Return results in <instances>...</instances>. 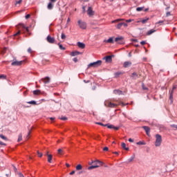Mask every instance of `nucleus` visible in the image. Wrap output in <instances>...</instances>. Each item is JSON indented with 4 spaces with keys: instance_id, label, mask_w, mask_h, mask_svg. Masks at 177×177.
<instances>
[{
    "instance_id": "obj_54",
    "label": "nucleus",
    "mask_w": 177,
    "mask_h": 177,
    "mask_svg": "<svg viewBox=\"0 0 177 177\" xmlns=\"http://www.w3.org/2000/svg\"><path fill=\"white\" fill-rule=\"evenodd\" d=\"M164 23V21H159L158 22H156V24H162Z\"/></svg>"
},
{
    "instance_id": "obj_32",
    "label": "nucleus",
    "mask_w": 177,
    "mask_h": 177,
    "mask_svg": "<svg viewBox=\"0 0 177 177\" xmlns=\"http://www.w3.org/2000/svg\"><path fill=\"white\" fill-rule=\"evenodd\" d=\"M59 46V49H61V50H66V48H64L63 46V45L58 44Z\"/></svg>"
},
{
    "instance_id": "obj_61",
    "label": "nucleus",
    "mask_w": 177,
    "mask_h": 177,
    "mask_svg": "<svg viewBox=\"0 0 177 177\" xmlns=\"http://www.w3.org/2000/svg\"><path fill=\"white\" fill-rule=\"evenodd\" d=\"M15 35H20V30H19Z\"/></svg>"
},
{
    "instance_id": "obj_9",
    "label": "nucleus",
    "mask_w": 177,
    "mask_h": 177,
    "mask_svg": "<svg viewBox=\"0 0 177 177\" xmlns=\"http://www.w3.org/2000/svg\"><path fill=\"white\" fill-rule=\"evenodd\" d=\"M115 42H117L118 44H120V45H122V44H124V37L120 36L118 37H116L115 39Z\"/></svg>"
},
{
    "instance_id": "obj_56",
    "label": "nucleus",
    "mask_w": 177,
    "mask_h": 177,
    "mask_svg": "<svg viewBox=\"0 0 177 177\" xmlns=\"http://www.w3.org/2000/svg\"><path fill=\"white\" fill-rule=\"evenodd\" d=\"M73 62L77 63V62H78V59H77V57L73 58Z\"/></svg>"
},
{
    "instance_id": "obj_24",
    "label": "nucleus",
    "mask_w": 177,
    "mask_h": 177,
    "mask_svg": "<svg viewBox=\"0 0 177 177\" xmlns=\"http://www.w3.org/2000/svg\"><path fill=\"white\" fill-rule=\"evenodd\" d=\"M1 139H3V140H5L6 142H8L9 140L6 136H3V134H0Z\"/></svg>"
},
{
    "instance_id": "obj_7",
    "label": "nucleus",
    "mask_w": 177,
    "mask_h": 177,
    "mask_svg": "<svg viewBox=\"0 0 177 177\" xmlns=\"http://www.w3.org/2000/svg\"><path fill=\"white\" fill-rule=\"evenodd\" d=\"M55 2H56V0H50V2L47 6V9H48V10H52V9H53V6H55Z\"/></svg>"
},
{
    "instance_id": "obj_46",
    "label": "nucleus",
    "mask_w": 177,
    "mask_h": 177,
    "mask_svg": "<svg viewBox=\"0 0 177 177\" xmlns=\"http://www.w3.org/2000/svg\"><path fill=\"white\" fill-rule=\"evenodd\" d=\"M61 38L62 39H66V35H64V33H62Z\"/></svg>"
},
{
    "instance_id": "obj_23",
    "label": "nucleus",
    "mask_w": 177,
    "mask_h": 177,
    "mask_svg": "<svg viewBox=\"0 0 177 177\" xmlns=\"http://www.w3.org/2000/svg\"><path fill=\"white\" fill-rule=\"evenodd\" d=\"M81 53L78 52V51H75V52H72L71 53V56H77V55H80Z\"/></svg>"
},
{
    "instance_id": "obj_29",
    "label": "nucleus",
    "mask_w": 177,
    "mask_h": 177,
    "mask_svg": "<svg viewBox=\"0 0 177 177\" xmlns=\"http://www.w3.org/2000/svg\"><path fill=\"white\" fill-rule=\"evenodd\" d=\"M142 88L143 91H149V88H147L146 86H145V84H142Z\"/></svg>"
},
{
    "instance_id": "obj_40",
    "label": "nucleus",
    "mask_w": 177,
    "mask_h": 177,
    "mask_svg": "<svg viewBox=\"0 0 177 177\" xmlns=\"http://www.w3.org/2000/svg\"><path fill=\"white\" fill-rule=\"evenodd\" d=\"M97 125H101L102 127H107V124H103L102 122H96Z\"/></svg>"
},
{
    "instance_id": "obj_25",
    "label": "nucleus",
    "mask_w": 177,
    "mask_h": 177,
    "mask_svg": "<svg viewBox=\"0 0 177 177\" xmlns=\"http://www.w3.org/2000/svg\"><path fill=\"white\" fill-rule=\"evenodd\" d=\"M113 93H115V95H121V93H122V91L120 90H115L113 91Z\"/></svg>"
},
{
    "instance_id": "obj_44",
    "label": "nucleus",
    "mask_w": 177,
    "mask_h": 177,
    "mask_svg": "<svg viewBox=\"0 0 177 177\" xmlns=\"http://www.w3.org/2000/svg\"><path fill=\"white\" fill-rule=\"evenodd\" d=\"M21 2H23V0H19V1H17L15 3L16 6H17V5H20V3H21Z\"/></svg>"
},
{
    "instance_id": "obj_41",
    "label": "nucleus",
    "mask_w": 177,
    "mask_h": 177,
    "mask_svg": "<svg viewBox=\"0 0 177 177\" xmlns=\"http://www.w3.org/2000/svg\"><path fill=\"white\" fill-rule=\"evenodd\" d=\"M122 74V72H117L115 73V77H118V76L121 75Z\"/></svg>"
},
{
    "instance_id": "obj_31",
    "label": "nucleus",
    "mask_w": 177,
    "mask_h": 177,
    "mask_svg": "<svg viewBox=\"0 0 177 177\" xmlns=\"http://www.w3.org/2000/svg\"><path fill=\"white\" fill-rule=\"evenodd\" d=\"M145 9V7H138L136 8L137 12H142Z\"/></svg>"
},
{
    "instance_id": "obj_48",
    "label": "nucleus",
    "mask_w": 177,
    "mask_h": 177,
    "mask_svg": "<svg viewBox=\"0 0 177 177\" xmlns=\"http://www.w3.org/2000/svg\"><path fill=\"white\" fill-rule=\"evenodd\" d=\"M113 129H115V131H118V129H120V127L113 126Z\"/></svg>"
},
{
    "instance_id": "obj_47",
    "label": "nucleus",
    "mask_w": 177,
    "mask_h": 177,
    "mask_svg": "<svg viewBox=\"0 0 177 177\" xmlns=\"http://www.w3.org/2000/svg\"><path fill=\"white\" fill-rule=\"evenodd\" d=\"M37 156H38V157H42L43 154H42V153H40L39 151H37Z\"/></svg>"
},
{
    "instance_id": "obj_13",
    "label": "nucleus",
    "mask_w": 177,
    "mask_h": 177,
    "mask_svg": "<svg viewBox=\"0 0 177 177\" xmlns=\"http://www.w3.org/2000/svg\"><path fill=\"white\" fill-rule=\"evenodd\" d=\"M144 131H145L147 135L149 136V135L150 134V127H147V126H144L142 127Z\"/></svg>"
},
{
    "instance_id": "obj_2",
    "label": "nucleus",
    "mask_w": 177,
    "mask_h": 177,
    "mask_svg": "<svg viewBox=\"0 0 177 177\" xmlns=\"http://www.w3.org/2000/svg\"><path fill=\"white\" fill-rule=\"evenodd\" d=\"M155 138V146L156 147H160V146H161V143H162V137L160 134H156Z\"/></svg>"
},
{
    "instance_id": "obj_57",
    "label": "nucleus",
    "mask_w": 177,
    "mask_h": 177,
    "mask_svg": "<svg viewBox=\"0 0 177 177\" xmlns=\"http://www.w3.org/2000/svg\"><path fill=\"white\" fill-rule=\"evenodd\" d=\"M140 44H141V45H146V41H142L140 42Z\"/></svg>"
},
{
    "instance_id": "obj_52",
    "label": "nucleus",
    "mask_w": 177,
    "mask_h": 177,
    "mask_svg": "<svg viewBox=\"0 0 177 177\" xmlns=\"http://www.w3.org/2000/svg\"><path fill=\"white\" fill-rule=\"evenodd\" d=\"M103 150H104V151H109V147H104Z\"/></svg>"
},
{
    "instance_id": "obj_37",
    "label": "nucleus",
    "mask_w": 177,
    "mask_h": 177,
    "mask_svg": "<svg viewBox=\"0 0 177 177\" xmlns=\"http://www.w3.org/2000/svg\"><path fill=\"white\" fill-rule=\"evenodd\" d=\"M59 120H62V121H66V120H68V118L66 116H62V117L59 118Z\"/></svg>"
},
{
    "instance_id": "obj_21",
    "label": "nucleus",
    "mask_w": 177,
    "mask_h": 177,
    "mask_svg": "<svg viewBox=\"0 0 177 177\" xmlns=\"http://www.w3.org/2000/svg\"><path fill=\"white\" fill-rule=\"evenodd\" d=\"M121 146L124 150H127V151L129 150V148L127 147V144H125V142H122Z\"/></svg>"
},
{
    "instance_id": "obj_17",
    "label": "nucleus",
    "mask_w": 177,
    "mask_h": 177,
    "mask_svg": "<svg viewBox=\"0 0 177 177\" xmlns=\"http://www.w3.org/2000/svg\"><path fill=\"white\" fill-rule=\"evenodd\" d=\"M49 152H47L46 156H47L48 157V162H52V158H53V156L51 154L48 153Z\"/></svg>"
},
{
    "instance_id": "obj_22",
    "label": "nucleus",
    "mask_w": 177,
    "mask_h": 177,
    "mask_svg": "<svg viewBox=\"0 0 177 177\" xmlns=\"http://www.w3.org/2000/svg\"><path fill=\"white\" fill-rule=\"evenodd\" d=\"M156 30L151 29L147 32V35H151V34L156 32Z\"/></svg>"
},
{
    "instance_id": "obj_43",
    "label": "nucleus",
    "mask_w": 177,
    "mask_h": 177,
    "mask_svg": "<svg viewBox=\"0 0 177 177\" xmlns=\"http://www.w3.org/2000/svg\"><path fill=\"white\" fill-rule=\"evenodd\" d=\"M107 128H109V129H112L113 128H114V125H113V124H111V125H109V124H107Z\"/></svg>"
},
{
    "instance_id": "obj_50",
    "label": "nucleus",
    "mask_w": 177,
    "mask_h": 177,
    "mask_svg": "<svg viewBox=\"0 0 177 177\" xmlns=\"http://www.w3.org/2000/svg\"><path fill=\"white\" fill-rule=\"evenodd\" d=\"M1 146H6V144L2 141H0Z\"/></svg>"
},
{
    "instance_id": "obj_20",
    "label": "nucleus",
    "mask_w": 177,
    "mask_h": 177,
    "mask_svg": "<svg viewBox=\"0 0 177 177\" xmlns=\"http://www.w3.org/2000/svg\"><path fill=\"white\" fill-rule=\"evenodd\" d=\"M149 20H150V18L146 17L145 18H144V19L141 21V23H142V24H146V23H147V21H149Z\"/></svg>"
},
{
    "instance_id": "obj_49",
    "label": "nucleus",
    "mask_w": 177,
    "mask_h": 177,
    "mask_svg": "<svg viewBox=\"0 0 177 177\" xmlns=\"http://www.w3.org/2000/svg\"><path fill=\"white\" fill-rule=\"evenodd\" d=\"M171 128H175L176 129H177V124H171Z\"/></svg>"
},
{
    "instance_id": "obj_38",
    "label": "nucleus",
    "mask_w": 177,
    "mask_h": 177,
    "mask_svg": "<svg viewBox=\"0 0 177 177\" xmlns=\"http://www.w3.org/2000/svg\"><path fill=\"white\" fill-rule=\"evenodd\" d=\"M28 104H37V102L35 101H30L27 102Z\"/></svg>"
},
{
    "instance_id": "obj_18",
    "label": "nucleus",
    "mask_w": 177,
    "mask_h": 177,
    "mask_svg": "<svg viewBox=\"0 0 177 177\" xmlns=\"http://www.w3.org/2000/svg\"><path fill=\"white\" fill-rule=\"evenodd\" d=\"M104 42H106L107 44H114V37H110L107 40H104Z\"/></svg>"
},
{
    "instance_id": "obj_51",
    "label": "nucleus",
    "mask_w": 177,
    "mask_h": 177,
    "mask_svg": "<svg viewBox=\"0 0 177 177\" xmlns=\"http://www.w3.org/2000/svg\"><path fill=\"white\" fill-rule=\"evenodd\" d=\"M30 17H31V15L30 14H28L27 15H26L25 19H30Z\"/></svg>"
},
{
    "instance_id": "obj_8",
    "label": "nucleus",
    "mask_w": 177,
    "mask_h": 177,
    "mask_svg": "<svg viewBox=\"0 0 177 177\" xmlns=\"http://www.w3.org/2000/svg\"><path fill=\"white\" fill-rule=\"evenodd\" d=\"M41 82H44V84H49V82H50V77H46L44 78H42L40 81H39V84H41Z\"/></svg>"
},
{
    "instance_id": "obj_15",
    "label": "nucleus",
    "mask_w": 177,
    "mask_h": 177,
    "mask_svg": "<svg viewBox=\"0 0 177 177\" xmlns=\"http://www.w3.org/2000/svg\"><path fill=\"white\" fill-rule=\"evenodd\" d=\"M78 48H80V49H85V44L78 41L77 44Z\"/></svg>"
},
{
    "instance_id": "obj_11",
    "label": "nucleus",
    "mask_w": 177,
    "mask_h": 177,
    "mask_svg": "<svg viewBox=\"0 0 177 177\" xmlns=\"http://www.w3.org/2000/svg\"><path fill=\"white\" fill-rule=\"evenodd\" d=\"M87 15L88 16H93V15H95V12L93 11V10L92 9V7H88V10H87Z\"/></svg>"
},
{
    "instance_id": "obj_59",
    "label": "nucleus",
    "mask_w": 177,
    "mask_h": 177,
    "mask_svg": "<svg viewBox=\"0 0 177 177\" xmlns=\"http://www.w3.org/2000/svg\"><path fill=\"white\" fill-rule=\"evenodd\" d=\"M132 161H133V158L129 159V162H132Z\"/></svg>"
},
{
    "instance_id": "obj_42",
    "label": "nucleus",
    "mask_w": 177,
    "mask_h": 177,
    "mask_svg": "<svg viewBox=\"0 0 177 177\" xmlns=\"http://www.w3.org/2000/svg\"><path fill=\"white\" fill-rule=\"evenodd\" d=\"M57 152H58V154H63V149H59L57 150Z\"/></svg>"
},
{
    "instance_id": "obj_60",
    "label": "nucleus",
    "mask_w": 177,
    "mask_h": 177,
    "mask_svg": "<svg viewBox=\"0 0 177 177\" xmlns=\"http://www.w3.org/2000/svg\"><path fill=\"white\" fill-rule=\"evenodd\" d=\"M131 21H132V19H127V20H126L127 23H131Z\"/></svg>"
},
{
    "instance_id": "obj_36",
    "label": "nucleus",
    "mask_w": 177,
    "mask_h": 177,
    "mask_svg": "<svg viewBox=\"0 0 177 177\" xmlns=\"http://www.w3.org/2000/svg\"><path fill=\"white\" fill-rule=\"evenodd\" d=\"M0 80H6V75H0Z\"/></svg>"
},
{
    "instance_id": "obj_28",
    "label": "nucleus",
    "mask_w": 177,
    "mask_h": 177,
    "mask_svg": "<svg viewBox=\"0 0 177 177\" xmlns=\"http://www.w3.org/2000/svg\"><path fill=\"white\" fill-rule=\"evenodd\" d=\"M81 169H82V165H77L76 166V170H77V171H81Z\"/></svg>"
},
{
    "instance_id": "obj_12",
    "label": "nucleus",
    "mask_w": 177,
    "mask_h": 177,
    "mask_svg": "<svg viewBox=\"0 0 177 177\" xmlns=\"http://www.w3.org/2000/svg\"><path fill=\"white\" fill-rule=\"evenodd\" d=\"M131 66H132V62L130 61L124 62L123 64L124 68H128V67H131Z\"/></svg>"
},
{
    "instance_id": "obj_55",
    "label": "nucleus",
    "mask_w": 177,
    "mask_h": 177,
    "mask_svg": "<svg viewBox=\"0 0 177 177\" xmlns=\"http://www.w3.org/2000/svg\"><path fill=\"white\" fill-rule=\"evenodd\" d=\"M166 16H167V17H169V16H171V12H167L166 13Z\"/></svg>"
},
{
    "instance_id": "obj_14",
    "label": "nucleus",
    "mask_w": 177,
    "mask_h": 177,
    "mask_svg": "<svg viewBox=\"0 0 177 177\" xmlns=\"http://www.w3.org/2000/svg\"><path fill=\"white\" fill-rule=\"evenodd\" d=\"M19 26L24 28V30H26V32L28 33V34H31L30 33V30L28 29V27H26L24 24H20Z\"/></svg>"
},
{
    "instance_id": "obj_34",
    "label": "nucleus",
    "mask_w": 177,
    "mask_h": 177,
    "mask_svg": "<svg viewBox=\"0 0 177 177\" xmlns=\"http://www.w3.org/2000/svg\"><path fill=\"white\" fill-rule=\"evenodd\" d=\"M30 135H31V129H29V131H28V135L26 136L27 140H28V139H30Z\"/></svg>"
},
{
    "instance_id": "obj_5",
    "label": "nucleus",
    "mask_w": 177,
    "mask_h": 177,
    "mask_svg": "<svg viewBox=\"0 0 177 177\" xmlns=\"http://www.w3.org/2000/svg\"><path fill=\"white\" fill-rule=\"evenodd\" d=\"M104 106H106V107H110L111 109H114V107H117L116 104H114L109 100L105 101Z\"/></svg>"
},
{
    "instance_id": "obj_27",
    "label": "nucleus",
    "mask_w": 177,
    "mask_h": 177,
    "mask_svg": "<svg viewBox=\"0 0 177 177\" xmlns=\"http://www.w3.org/2000/svg\"><path fill=\"white\" fill-rule=\"evenodd\" d=\"M169 99L172 102L173 99H174V90H172L170 93V96H169Z\"/></svg>"
},
{
    "instance_id": "obj_62",
    "label": "nucleus",
    "mask_w": 177,
    "mask_h": 177,
    "mask_svg": "<svg viewBox=\"0 0 177 177\" xmlns=\"http://www.w3.org/2000/svg\"><path fill=\"white\" fill-rule=\"evenodd\" d=\"M123 26H124V27H128V24H125V23H123Z\"/></svg>"
},
{
    "instance_id": "obj_26",
    "label": "nucleus",
    "mask_w": 177,
    "mask_h": 177,
    "mask_svg": "<svg viewBox=\"0 0 177 177\" xmlns=\"http://www.w3.org/2000/svg\"><path fill=\"white\" fill-rule=\"evenodd\" d=\"M33 95H41V90H35L33 91Z\"/></svg>"
},
{
    "instance_id": "obj_35",
    "label": "nucleus",
    "mask_w": 177,
    "mask_h": 177,
    "mask_svg": "<svg viewBox=\"0 0 177 177\" xmlns=\"http://www.w3.org/2000/svg\"><path fill=\"white\" fill-rule=\"evenodd\" d=\"M137 145H145L146 143L144 141H140L137 142Z\"/></svg>"
},
{
    "instance_id": "obj_58",
    "label": "nucleus",
    "mask_w": 177,
    "mask_h": 177,
    "mask_svg": "<svg viewBox=\"0 0 177 177\" xmlns=\"http://www.w3.org/2000/svg\"><path fill=\"white\" fill-rule=\"evenodd\" d=\"M74 174H75V171H72L69 175H74Z\"/></svg>"
},
{
    "instance_id": "obj_10",
    "label": "nucleus",
    "mask_w": 177,
    "mask_h": 177,
    "mask_svg": "<svg viewBox=\"0 0 177 177\" xmlns=\"http://www.w3.org/2000/svg\"><path fill=\"white\" fill-rule=\"evenodd\" d=\"M24 63V61H13L11 64V66H21Z\"/></svg>"
},
{
    "instance_id": "obj_64",
    "label": "nucleus",
    "mask_w": 177,
    "mask_h": 177,
    "mask_svg": "<svg viewBox=\"0 0 177 177\" xmlns=\"http://www.w3.org/2000/svg\"><path fill=\"white\" fill-rule=\"evenodd\" d=\"M129 142H133V140H132V138H129Z\"/></svg>"
},
{
    "instance_id": "obj_45",
    "label": "nucleus",
    "mask_w": 177,
    "mask_h": 177,
    "mask_svg": "<svg viewBox=\"0 0 177 177\" xmlns=\"http://www.w3.org/2000/svg\"><path fill=\"white\" fill-rule=\"evenodd\" d=\"M7 49H8L7 48H3V50L1 51L2 55H5V53H6V50Z\"/></svg>"
},
{
    "instance_id": "obj_39",
    "label": "nucleus",
    "mask_w": 177,
    "mask_h": 177,
    "mask_svg": "<svg viewBox=\"0 0 177 177\" xmlns=\"http://www.w3.org/2000/svg\"><path fill=\"white\" fill-rule=\"evenodd\" d=\"M22 139H23V136L21 134H19L18 138V142H21Z\"/></svg>"
},
{
    "instance_id": "obj_6",
    "label": "nucleus",
    "mask_w": 177,
    "mask_h": 177,
    "mask_svg": "<svg viewBox=\"0 0 177 177\" xmlns=\"http://www.w3.org/2000/svg\"><path fill=\"white\" fill-rule=\"evenodd\" d=\"M46 41L48 42V44H55L56 39H55V37H52L50 35H48L46 37Z\"/></svg>"
},
{
    "instance_id": "obj_30",
    "label": "nucleus",
    "mask_w": 177,
    "mask_h": 177,
    "mask_svg": "<svg viewBox=\"0 0 177 177\" xmlns=\"http://www.w3.org/2000/svg\"><path fill=\"white\" fill-rule=\"evenodd\" d=\"M123 19H118L116 20L112 21V24L113 23H118V21H122Z\"/></svg>"
},
{
    "instance_id": "obj_3",
    "label": "nucleus",
    "mask_w": 177,
    "mask_h": 177,
    "mask_svg": "<svg viewBox=\"0 0 177 177\" xmlns=\"http://www.w3.org/2000/svg\"><path fill=\"white\" fill-rule=\"evenodd\" d=\"M102 60H98L93 63H90L88 65L87 68H91V67H93V68H97V67H100L102 66Z\"/></svg>"
},
{
    "instance_id": "obj_16",
    "label": "nucleus",
    "mask_w": 177,
    "mask_h": 177,
    "mask_svg": "<svg viewBox=\"0 0 177 177\" xmlns=\"http://www.w3.org/2000/svg\"><path fill=\"white\" fill-rule=\"evenodd\" d=\"M103 59L105 60L107 63H110L113 60V59L111 58V56L110 55L104 57Z\"/></svg>"
},
{
    "instance_id": "obj_4",
    "label": "nucleus",
    "mask_w": 177,
    "mask_h": 177,
    "mask_svg": "<svg viewBox=\"0 0 177 177\" xmlns=\"http://www.w3.org/2000/svg\"><path fill=\"white\" fill-rule=\"evenodd\" d=\"M77 24H78L80 28H82V30H86V22L80 19V20H78Z\"/></svg>"
},
{
    "instance_id": "obj_63",
    "label": "nucleus",
    "mask_w": 177,
    "mask_h": 177,
    "mask_svg": "<svg viewBox=\"0 0 177 177\" xmlns=\"http://www.w3.org/2000/svg\"><path fill=\"white\" fill-rule=\"evenodd\" d=\"M19 177H24V175H23L21 173H19Z\"/></svg>"
},
{
    "instance_id": "obj_53",
    "label": "nucleus",
    "mask_w": 177,
    "mask_h": 177,
    "mask_svg": "<svg viewBox=\"0 0 177 177\" xmlns=\"http://www.w3.org/2000/svg\"><path fill=\"white\" fill-rule=\"evenodd\" d=\"M28 53H32V50L31 49V48H28Z\"/></svg>"
},
{
    "instance_id": "obj_33",
    "label": "nucleus",
    "mask_w": 177,
    "mask_h": 177,
    "mask_svg": "<svg viewBox=\"0 0 177 177\" xmlns=\"http://www.w3.org/2000/svg\"><path fill=\"white\" fill-rule=\"evenodd\" d=\"M123 26V23H120L116 26V28H118L120 30V28H121Z\"/></svg>"
},
{
    "instance_id": "obj_1",
    "label": "nucleus",
    "mask_w": 177,
    "mask_h": 177,
    "mask_svg": "<svg viewBox=\"0 0 177 177\" xmlns=\"http://www.w3.org/2000/svg\"><path fill=\"white\" fill-rule=\"evenodd\" d=\"M91 164H93V165L88 167V170L95 169V168H99V167H102V165H103V162L97 160L93 161Z\"/></svg>"
},
{
    "instance_id": "obj_19",
    "label": "nucleus",
    "mask_w": 177,
    "mask_h": 177,
    "mask_svg": "<svg viewBox=\"0 0 177 177\" xmlns=\"http://www.w3.org/2000/svg\"><path fill=\"white\" fill-rule=\"evenodd\" d=\"M131 77L132 80H137V78H139V75L138 73H136V72H134L131 74Z\"/></svg>"
}]
</instances>
